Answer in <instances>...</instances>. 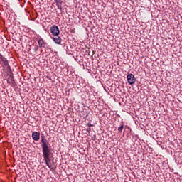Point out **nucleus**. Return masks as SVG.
<instances>
[{
	"label": "nucleus",
	"mask_w": 182,
	"mask_h": 182,
	"mask_svg": "<svg viewBox=\"0 0 182 182\" xmlns=\"http://www.w3.org/2000/svg\"><path fill=\"white\" fill-rule=\"evenodd\" d=\"M0 59L3 62L4 66H6V69H9V70H11V66L8 63V60L5 57H3L1 54H0Z\"/></svg>",
	"instance_id": "5"
},
{
	"label": "nucleus",
	"mask_w": 182,
	"mask_h": 182,
	"mask_svg": "<svg viewBox=\"0 0 182 182\" xmlns=\"http://www.w3.org/2000/svg\"><path fill=\"white\" fill-rule=\"evenodd\" d=\"M39 48H45L46 43L43 41V38H41L38 41Z\"/></svg>",
	"instance_id": "7"
},
{
	"label": "nucleus",
	"mask_w": 182,
	"mask_h": 182,
	"mask_svg": "<svg viewBox=\"0 0 182 182\" xmlns=\"http://www.w3.org/2000/svg\"><path fill=\"white\" fill-rule=\"evenodd\" d=\"M55 1V2H58V1H60V0H54Z\"/></svg>",
	"instance_id": "14"
},
{
	"label": "nucleus",
	"mask_w": 182,
	"mask_h": 182,
	"mask_svg": "<svg viewBox=\"0 0 182 182\" xmlns=\"http://www.w3.org/2000/svg\"><path fill=\"white\" fill-rule=\"evenodd\" d=\"M87 126H88V127H92V126H93L92 124H87Z\"/></svg>",
	"instance_id": "13"
},
{
	"label": "nucleus",
	"mask_w": 182,
	"mask_h": 182,
	"mask_svg": "<svg viewBox=\"0 0 182 182\" xmlns=\"http://www.w3.org/2000/svg\"><path fill=\"white\" fill-rule=\"evenodd\" d=\"M41 147L43 151V157L44 159V161L46 162V166H48V168H50V165L49 164V161H50V156L52 155V149L49 146V141L48 139L45 138H42L41 140Z\"/></svg>",
	"instance_id": "1"
},
{
	"label": "nucleus",
	"mask_w": 182,
	"mask_h": 182,
	"mask_svg": "<svg viewBox=\"0 0 182 182\" xmlns=\"http://www.w3.org/2000/svg\"><path fill=\"white\" fill-rule=\"evenodd\" d=\"M87 132L88 133H90V132H92V129L90 127H88L87 129Z\"/></svg>",
	"instance_id": "11"
},
{
	"label": "nucleus",
	"mask_w": 182,
	"mask_h": 182,
	"mask_svg": "<svg viewBox=\"0 0 182 182\" xmlns=\"http://www.w3.org/2000/svg\"><path fill=\"white\" fill-rule=\"evenodd\" d=\"M7 82L9 83L12 87H16V82H15V78L14 77V74L10 73L7 77Z\"/></svg>",
	"instance_id": "3"
},
{
	"label": "nucleus",
	"mask_w": 182,
	"mask_h": 182,
	"mask_svg": "<svg viewBox=\"0 0 182 182\" xmlns=\"http://www.w3.org/2000/svg\"><path fill=\"white\" fill-rule=\"evenodd\" d=\"M55 1V4H56V6H57V8L58 9H60V11H62V1Z\"/></svg>",
	"instance_id": "8"
},
{
	"label": "nucleus",
	"mask_w": 182,
	"mask_h": 182,
	"mask_svg": "<svg viewBox=\"0 0 182 182\" xmlns=\"http://www.w3.org/2000/svg\"><path fill=\"white\" fill-rule=\"evenodd\" d=\"M127 79L129 85H134V83H136V77L133 74H128L127 76Z\"/></svg>",
	"instance_id": "4"
},
{
	"label": "nucleus",
	"mask_w": 182,
	"mask_h": 182,
	"mask_svg": "<svg viewBox=\"0 0 182 182\" xmlns=\"http://www.w3.org/2000/svg\"><path fill=\"white\" fill-rule=\"evenodd\" d=\"M32 139L35 141H39V139H41V133L38 132H33L32 133Z\"/></svg>",
	"instance_id": "6"
},
{
	"label": "nucleus",
	"mask_w": 182,
	"mask_h": 182,
	"mask_svg": "<svg viewBox=\"0 0 182 182\" xmlns=\"http://www.w3.org/2000/svg\"><path fill=\"white\" fill-rule=\"evenodd\" d=\"M70 32L71 33H75V28L70 29Z\"/></svg>",
	"instance_id": "12"
},
{
	"label": "nucleus",
	"mask_w": 182,
	"mask_h": 182,
	"mask_svg": "<svg viewBox=\"0 0 182 182\" xmlns=\"http://www.w3.org/2000/svg\"><path fill=\"white\" fill-rule=\"evenodd\" d=\"M123 129H124V125H121L119 128H118V132H122L123 131Z\"/></svg>",
	"instance_id": "9"
},
{
	"label": "nucleus",
	"mask_w": 182,
	"mask_h": 182,
	"mask_svg": "<svg viewBox=\"0 0 182 182\" xmlns=\"http://www.w3.org/2000/svg\"><path fill=\"white\" fill-rule=\"evenodd\" d=\"M50 32L53 36L55 37H51V39H53V42L56 43V45H60L62 42V38L60 36H58L60 33V31L59 30V27L58 26H53L50 27Z\"/></svg>",
	"instance_id": "2"
},
{
	"label": "nucleus",
	"mask_w": 182,
	"mask_h": 182,
	"mask_svg": "<svg viewBox=\"0 0 182 182\" xmlns=\"http://www.w3.org/2000/svg\"><path fill=\"white\" fill-rule=\"evenodd\" d=\"M38 49H39V47L36 46V47H34V48H33V51H34V52H38Z\"/></svg>",
	"instance_id": "10"
}]
</instances>
